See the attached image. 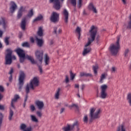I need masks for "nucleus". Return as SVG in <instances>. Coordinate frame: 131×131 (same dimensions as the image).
I'll return each mask as SVG.
<instances>
[{"label":"nucleus","instance_id":"nucleus-26","mask_svg":"<svg viewBox=\"0 0 131 131\" xmlns=\"http://www.w3.org/2000/svg\"><path fill=\"white\" fill-rule=\"evenodd\" d=\"M81 29L80 27H77L76 28V29L75 30V32L78 34V39H79V38H80L81 37Z\"/></svg>","mask_w":131,"mask_h":131},{"label":"nucleus","instance_id":"nucleus-29","mask_svg":"<svg viewBox=\"0 0 131 131\" xmlns=\"http://www.w3.org/2000/svg\"><path fill=\"white\" fill-rule=\"evenodd\" d=\"M33 15H34L33 10L32 9L29 11V12L28 15H27V16L28 18H31Z\"/></svg>","mask_w":131,"mask_h":131},{"label":"nucleus","instance_id":"nucleus-8","mask_svg":"<svg viewBox=\"0 0 131 131\" xmlns=\"http://www.w3.org/2000/svg\"><path fill=\"white\" fill-rule=\"evenodd\" d=\"M25 78V74L24 72H20L19 77V90L21 91L22 88L24 85V80Z\"/></svg>","mask_w":131,"mask_h":131},{"label":"nucleus","instance_id":"nucleus-38","mask_svg":"<svg viewBox=\"0 0 131 131\" xmlns=\"http://www.w3.org/2000/svg\"><path fill=\"white\" fill-rule=\"evenodd\" d=\"M71 5L74 7H76V0H70Z\"/></svg>","mask_w":131,"mask_h":131},{"label":"nucleus","instance_id":"nucleus-59","mask_svg":"<svg viewBox=\"0 0 131 131\" xmlns=\"http://www.w3.org/2000/svg\"><path fill=\"white\" fill-rule=\"evenodd\" d=\"M65 108H61L60 110V113L62 114L64 112Z\"/></svg>","mask_w":131,"mask_h":131},{"label":"nucleus","instance_id":"nucleus-6","mask_svg":"<svg viewBox=\"0 0 131 131\" xmlns=\"http://www.w3.org/2000/svg\"><path fill=\"white\" fill-rule=\"evenodd\" d=\"M75 126L78 127V121H75L72 125H70L67 124V126L62 127L63 131H71L74 129Z\"/></svg>","mask_w":131,"mask_h":131},{"label":"nucleus","instance_id":"nucleus-52","mask_svg":"<svg viewBox=\"0 0 131 131\" xmlns=\"http://www.w3.org/2000/svg\"><path fill=\"white\" fill-rule=\"evenodd\" d=\"M30 110H31L32 112H34L35 110V107L34 105H31L30 106Z\"/></svg>","mask_w":131,"mask_h":131},{"label":"nucleus","instance_id":"nucleus-58","mask_svg":"<svg viewBox=\"0 0 131 131\" xmlns=\"http://www.w3.org/2000/svg\"><path fill=\"white\" fill-rule=\"evenodd\" d=\"M25 131H32V127H28L26 130H25Z\"/></svg>","mask_w":131,"mask_h":131},{"label":"nucleus","instance_id":"nucleus-57","mask_svg":"<svg viewBox=\"0 0 131 131\" xmlns=\"http://www.w3.org/2000/svg\"><path fill=\"white\" fill-rule=\"evenodd\" d=\"M5 107L4 105L0 104V110H4Z\"/></svg>","mask_w":131,"mask_h":131},{"label":"nucleus","instance_id":"nucleus-40","mask_svg":"<svg viewBox=\"0 0 131 131\" xmlns=\"http://www.w3.org/2000/svg\"><path fill=\"white\" fill-rule=\"evenodd\" d=\"M31 88L30 84H28L27 85V86H26V92L27 95H28V94L29 93V91H30L29 88Z\"/></svg>","mask_w":131,"mask_h":131},{"label":"nucleus","instance_id":"nucleus-4","mask_svg":"<svg viewBox=\"0 0 131 131\" xmlns=\"http://www.w3.org/2000/svg\"><path fill=\"white\" fill-rule=\"evenodd\" d=\"M7 52L8 53L6 55V64L10 65L12 64V54L13 52L10 49H8Z\"/></svg>","mask_w":131,"mask_h":131},{"label":"nucleus","instance_id":"nucleus-27","mask_svg":"<svg viewBox=\"0 0 131 131\" xmlns=\"http://www.w3.org/2000/svg\"><path fill=\"white\" fill-rule=\"evenodd\" d=\"M14 115V112L12 111V110L10 109L9 112V115L8 117V119L9 121H11L12 120V117Z\"/></svg>","mask_w":131,"mask_h":131},{"label":"nucleus","instance_id":"nucleus-23","mask_svg":"<svg viewBox=\"0 0 131 131\" xmlns=\"http://www.w3.org/2000/svg\"><path fill=\"white\" fill-rule=\"evenodd\" d=\"M36 40L37 41V44L39 47H41L43 45V40L42 39H39L37 36L36 37Z\"/></svg>","mask_w":131,"mask_h":131},{"label":"nucleus","instance_id":"nucleus-51","mask_svg":"<svg viewBox=\"0 0 131 131\" xmlns=\"http://www.w3.org/2000/svg\"><path fill=\"white\" fill-rule=\"evenodd\" d=\"M36 114L37 115V116L39 117H42V113L40 111H37L36 112Z\"/></svg>","mask_w":131,"mask_h":131},{"label":"nucleus","instance_id":"nucleus-37","mask_svg":"<svg viewBox=\"0 0 131 131\" xmlns=\"http://www.w3.org/2000/svg\"><path fill=\"white\" fill-rule=\"evenodd\" d=\"M54 32L56 34H57H57H60L62 32V30L61 29H59L57 32V27H54Z\"/></svg>","mask_w":131,"mask_h":131},{"label":"nucleus","instance_id":"nucleus-46","mask_svg":"<svg viewBox=\"0 0 131 131\" xmlns=\"http://www.w3.org/2000/svg\"><path fill=\"white\" fill-rule=\"evenodd\" d=\"M130 21L128 23L127 28L129 29H131V16H129Z\"/></svg>","mask_w":131,"mask_h":131},{"label":"nucleus","instance_id":"nucleus-43","mask_svg":"<svg viewBox=\"0 0 131 131\" xmlns=\"http://www.w3.org/2000/svg\"><path fill=\"white\" fill-rule=\"evenodd\" d=\"M83 121L84 123H88V117L87 115H85V116H84V117L83 118Z\"/></svg>","mask_w":131,"mask_h":131},{"label":"nucleus","instance_id":"nucleus-48","mask_svg":"<svg viewBox=\"0 0 131 131\" xmlns=\"http://www.w3.org/2000/svg\"><path fill=\"white\" fill-rule=\"evenodd\" d=\"M73 107L76 108L77 109L78 108V105L76 104H72L71 105L69 106V107L71 108Z\"/></svg>","mask_w":131,"mask_h":131},{"label":"nucleus","instance_id":"nucleus-55","mask_svg":"<svg viewBox=\"0 0 131 131\" xmlns=\"http://www.w3.org/2000/svg\"><path fill=\"white\" fill-rule=\"evenodd\" d=\"M69 82V79L68 75L66 76V82L68 83Z\"/></svg>","mask_w":131,"mask_h":131},{"label":"nucleus","instance_id":"nucleus-30","mask_svg":"<svg viewBox=\"0 0 131 131\" xmlns=\"http://www.w3.org/2000/svg\"><path fill=\"white\" fill-rule=\"evenodd\" d=\"M107 76L106 74L103 73L101 74L100 79V82L103 83V80L106 78V76Z\"/></svg>","mask_w":131,"mask_h":131},{"label":"nucleus","instance_id":"nucleus-21","mask_svg":"<svg viewBox=\"0 0 131 131\" xmlns=\"http://www.w3.org/2000/svg\"><path fill=\"white\" fill-rule=\"evenodd\" d=\"M26 27V18H24L22 19L21 24H20V28L22 30H25Z\"/></svg>","mask_w":131,"mask_h":131},{"label":"nucleus","instance_id":"nucleus-36","mask_svg":"<svg viewBox=\"0 0 131 131\" xmlns=\"http://www.w3.org/2000/svg\"><path fill=\"white\" fill-rule=\"evenodd\" d=\"M21 46L23 47L29 48V47H30V45L29 44V43L28 42H25L21 44Z\"/></svg>","mask_w":131,"mask_h":131},{"label":"nucleus","instance_id":"nucleus-9","mask_svg":"<svg viewBox=\"0 0 131 131\" xmlns=\"http://www.w3.org/2000/svg\"><path fill=\"white\" fill-rule=\"evenodd\" d=\"M50 3H53V8L56 10H59L61 9V5L59 0H50Z\"/></svg>","mask_w":131,"mask_h":131},{"label":"nucleus","instance_id":"nucleus-64","mask_svg":"<svg viewBox=\"0 0 131 131\" xmlns=\"http://www.w3.org/2000/svg\"><path fill=\"white\" fill-rule=\"evenodd\" d=\"M13 59V60H15L16 59V57L14 55L11 56V60Z\"/></svg>","mask_w":131,"mask_h":131},{"label":"nucleus","instance_id":"nucleus-35","mask_svg":"<svg viewBox=\"0 0 131 131\" xmlns=\"http://www.w3.org/2000/svg\"><path fill=\"white\" fill-rule=\"evenodd\" d=\"M31 120L33 122H36V123L38 122V120H37V119L36 118V117L35 116L31 115Z\"/></svg>","mask_w":131,"mask_h":131},{"label":"nucleus","instance_id":"nucleus-28","mask_svg":"<svg viewBox=\"0 0 131 131\" xmlns=\"http://www.w3.org/2000/svg\"><path fill=\"white\" fill-rule=\"evenodd\" d=\"M60 91H61V89L58 88L56 91V93L55 94V95L54 96V97L56 99H59V97L60 96Z\"/></svg>","mask_w":131,"mask_h":131},{"label":"nucleus","instance_id":"nucleus-33","mask_svg":"<svg viewBox=\"0 0 131 131\" xmlns=\"http://www.w3.org/2000/svg\"><path fill=\"white\" fill-rule=\"evenodd\" d=\"M98 69V66H93V72H94V74H95V75H97Z\"/></svg>","mask_w":131,"mask_h":131},{"label":"nucleus","instance_id":"nucleus-19","mask_svg":"<svg viewBox=\"0 0 131 131\" xmlns=\"http://www.w3.org/2000/svg\"><path fill=\"white\" fill-rule=\"evenodd\" d=\"M88 9L90 11H92V12H94L95 13H97V10L96 8L94 6V4L92 3H90L88 6Z\"/></svg>","mask_w":131,"mask_h":131},{"label":"nucleus","instance_id":"nucleus-16","mask_svg":"<svg viewBox=\"0 0 131 131\" xmlns=\"http://www.w3.org/2000/svg\"><path fill=\"white\" fill-rule=\"evenodd\" d=\"M35 104L37 106L39 110H42L44 107V103L43 101H40L39 100H37L35 102Z\"/></svg>","mask_w":131,"mask_h":131},{"label":"nucleus","instance_id":"nucleus-18","mask_svg":"<svg viewBox=\"0 0 131 131\" xmlns=\"http://www.w3.org/2000/svg\"><path fill=\"white\" fill-rule=\"evenodd\" d=\"M44 62L45 63L46 66L50 64V56L47 53L44 54Z\"/></svg>","mask_w":131,"mask_h":131},{"label":"nucleus","instance_id":"nucleus-3","mask_svg":"<svg viewBox=\"0 0 131 131\" xmlns=\"http://www.w3.org/2000/svg\"><path fill=\"white\" fill-rule=\"evenodd\" d=\"M95 111L96 109L95 108H91L90 110L89 116L90 120H89V121L91 123L94 120L99 119L101 117V116H100V114L101 112V110H97V111L95 112Z\"/></svg>","mask_w":131,"mask_h":131},{"label":"nucleus","instance_id":"nucleus-7","mask_svg":"<svg viewBox=\"0 0 131 131\" xmlns=\"http://www.w3.org/2000/svg\"><path fill=\"white\" fill-rule=\"evenodd\" d=\"M25 59H27L28 60H30L32 64H36V62L35 61L33 57L28 55H25L24 57H19L20 62H24L25 61Z\"/></svg>","mask_w":131,"mask_h":131},{"label":"nucleus","instance_id":"nucleus-31","mask_svg":"<svg viewBox=\"0 0 131 131\" xmlns=\"http://www.w3.org/2000/svg\"><path fill=\"white\" fill-rule=\"evenodd\" d=\"M127 100L129 106H131V93H128L127 95Z\"/></svg>","mask_w":131,"mask_h":131},{"label":"nucleus","instance_id":"nucleus-20","mask_svg":"<svg viewBox=\"0 0 131 131\" xmlns=\"http://www.w3.org/2000/svg\"><path fill=\"white\" fill-rule=\"evenodd\" d=\"M19 98H20V97H19L18 95H14V98L12 100L11 106L13 108H15L14 103H15Z\"/></svg>","mask_w":131,"mask_h":131},{"label":"nucleus","instance_id":"nucleus-63","mask_svg":"<svg viewBox=\"0 0 131 131\" xmlns=\"http://www.w3.org/2000/svg\"><path fill=\"white\" fill-rule=\"evenodd\" d=\"M83 15H88L87 13L85 11V10H83Z\"/></svg>","mask_w":131,"mask_h":131},{"label":"nucleus","instance_id":"nucleus-15","mask_svg":"<svg viewBox=\"0 0 131 131\" xmlns=\"http://www.w3.org/2000/svg\"><path fill=\"white\" fill-rule=\"evenodd\" d=\"M26 8H24L23 6H21L18 10L17 13V19H19L21 18L23 16V12H25Z\"/></svg>","mask_w":131,"mask_h":131},{"label":"nucleus","instance_id":"nucleus-5","mask_svg":"<svg viewBox=\"0 0 131 131\" xmlns=\"http://www.w3.org/2000/svg\"><path fill=\"white\" fill-rule=\"evenodd\" d=\"M101 93L100 97L102 99H105L107 96L106 90L107 89V85L106 84H103L101 86Z\"/></svg>","mask_w":131,"mask_h":131},{"label":"nucleus","instance_id":"nucleus-45","mask_svg":"<svg viewBox=\"0 0 131 131\" xmlns=\"http://www.w3.org/2000/svg\"><path fill=\"white\" fill-rule=\"evenodd\" d=\"M3 115L0 113V128L1 127L2 122H3Z\"/></svg>","mask_w":131,"mask_h":131},{"label":"nucleus","instance_id":"nucleus-47","mask_svg":"<svg viewBox=\"0 0 131 131\" xmlns=\"http://www.w3.org/2000/svg\"><path fill=\"white\" fill-rule=\"evenodd\" d=\"M27 126L25 124H21L20 125V129L21 130H25Z\"/></svg>","mask_w":131,"mask_h":131},{"label":"nucleus","instance_id":"nucleus-1","mask_svg":"<svg viewBox=\"0 0 131 131\" xmlns=\"http://www.w3.org/2000/svg\"><path fill=\"white\" fill-rule=\"evenodd\" d=\"M97 28L95 26H92L89 31V38H88V42L85 45V48H84L82 55L85 56L87 54L90 53L92 51L91 47H88L91 45V43L95 40L97 41V43L100 40V36L97 35ZM88 47V48H87Z\"/></svg>","mask_w":131,"mask_h":131},{"label":"nucleus","instance_id":"nucleus-2","mask_svg":"<svg viewBox=\"0 0 131 131\" xmlns=\"http://www.w3.org/2000/svg\"><path fill=\"white\" fill-rule=\"evenodd\" d=\"M120 39V36L117 37V42L116 44H112L110 47V51L111 53L113 56L117 55L119 49H120V45H119V40Z\"/></svg>","mask_w":131,"mask_h":131},{"label":"nucleus","instance_id":"nucleus-25","mask_svg":"<svg viewBox=\"0 0 131 131\" xmlns=\"http://www.w3.org/2000/svg\"><path fill=\"white\" fill-rule=\"evenodd\" d=\"M80 76L81 77H92V74L91 73H80Z\"/></svg>","mask_w":131,"mask_h":131},{"label":"nucleus","instance_id":"nucleus-34","mask_svg":"<svg viewBox=\"0 0 131 131\" xmlns=\"http://www.w3.org/2000/svg\"><path fill=\"white\" fill-rule=\"evenodd\" d=\"M9 39H10V37H6L5 39H4V42H5L6 46H8L10 44Z\"/></svg>","mask_w":131,"mask_h":131},{"label":"nucleus","instance_id":"nucleus-11","mask_svg":"<svg viewBox=\"0 0 131 131\" xmlns=\"http://www.w3.org/2000/svg\"><path fill=\"white\" fill-rule=\"evenodd\" d=\"M38 79L37 77H35L33 78V79L31 81L30 83V88L32 90H34V86H38Z\"/></svg>","mask_w":131,"mask_h":131},{"label":"nucleus","instance_id":"nucleus-13","mask_svg":"<svg viewBox=\"0 0 131 131\" xmlns=\"http://www.w3.org/2000/svg\"><path fill=\"white\" fill-rule=\"evenodd\" d=\"M14 52H16L19 57H24L26 56L25 51L20 48H17Z\"/></svg>","mask_w":131,"mask_h":131},{"label":"nucleus","instance_id":"nucleus-22","mask_svg":"<svg viewBox=\"0 0 131 131\" xmlns=\"http://www.w3.org/2000/svg\"><path fill=\"white\" fill-rule=\"evenodd\" d=\"M2 25L4 30H6L8 27V23L7 21H6L5 18L4 17H2Z\"/></svg>","mask_w":131,"mask_h":131},{"label":"nucleus","instance_id":"nucleus-56","mask_svg":"<svg viewBox=\"0 0 131 131\" xmlns=\"http://www.w3.org/2000/svg\"><path fill=\"white\" fill-rule=\"evenodd\" d=\"M18 37L19 39H21L23 37V33L22 32H19Z\"/></svg>","mask_w":131,"mask_h":131},{"label":"nucleus","instance_id":"nucleus-10","mask_svg":"<svg viewBox=\"0 0 131 131\" xmlns=\"http://www.w3.org/2000/svg\"><path fill=\"white\" fill-rule=\"evenodd\" d=\"M60 14L56 12H53L50 17V20L53 23H56L59 21Z\"/></svg>","mask_w":131,"mask_h":131},{"label":"nucleus","instance_id":"nucleus-12","mask_svg":"<svg viewBox=\"0 0 131 131\" xmlns=\"http://www.w3.org/2000/svg\"><path fill=\"white\" fill-rule=\"evenodd\" d=\"M37 59L41 62H42L43 52L42 51H37L35 53Z\"/></svg>","mask_w":131,"mask_h":131},{"label":"nucleus","instance_id":"nucleus-49","mask_svg":"<svg viewBox=\"0 0 131 131\" xmlns=\"http://www.w3.org/2000/svg\"><path fill=\"white\" fill-rule=\"evenodd\" d=\"M28 98V95H26V97H25V102H24V104H23V107H25V106H26V102H27V101Z\"/></svg>","mask_w":131,"mask_h":131},{"label":"nucleus","instance_id":"nucleus-24","mask_svg":"<svg viewBox=\"0 0 131 131\" xmlns=\"http://www.w3.org/2000/svg\"><path fill=\"white\" fill-rule=\"evenodd\" d=\"M37 34L39 37H42L43 35V29L41 27H39L37 31Z\"/></svg>","mask_w":131,"mask_h":131},{"label":"nucleus","instance_id":"nucleus-41","mask_svg":"<svg viewBox=\"0 0 131 131\" xmlns=\"http://www.w3.org/2000/svg\"><path fill=\"white\" fill-rule=\"evenodd\" d=\"M117 131H126V128L123 125H121L120 128L118 129Z\"/></svg>","mask_w":131,"mask_h":131},{"label":"nucleus","instance_id":"nucleus-42","mask_svg":"<svg viewBox=\"0 0 131 131\" xmlns=\"http://www.w3.org/2000/svg\"><path fill=\"white\" fill-rule=\"evenodd\" d=\"M129 52V50H128V49H126L125 52H124L123 55L125 57H127L128 56Z\"/></svg>","mask_w":131,"mask_h":131},{"label":"nucleus","instance_id":"nucleus-62","mask_svg":"<svg viewBox=\"0 0 131 131\" xmlns=\"http://www.w3.org/2000/svg\"><path fill=\"white\" fill-rule=\"evenodd\" d=\"M3 32L0 30V38H2L3 37Z\"/></svg>","mask_w":131,"mask_h":131},{"label":"nucleus","instance_id":"nucleus-39","mask_svg":"<svg viewBox=\"0 0 131 131\" xmlns=\"http://www.w3.org/2000/svg\"><path fill=\"white\" fill-rule=\"evenodd\" d=\"M82 6V0H78L77 6L78 8H80Z\"/></svg>","mask_w":131,"mask_h":131},{"label":"nucleus","instance_id":"nucleus-50","mask_svg":"<svg viewBox=\"0 0 131 131\" xmlns=\"http://www.w3.org/2000/svg\"><path fill=\"white\" fill-rule=\"evenodd\" d=\"M116 71V68L115 67H113L111 68V72L112 73H115Z\"/></svg>","mask_w":131,"mask_h":131},{"label":"nucleus","instance_id":"nucleus-14","mask_svg":"<svg viewBox=\"0 0 131 131\" xmlns=\"http://www.w3.org/2000/svg\"><path fill=\"white\" fill-rule=\"evenodd\" d=\"M10 5L11 6L10 7V11L11 13H13L16 10L17 6L15 3V2L13 1L10 2Z\"/></svg>","mask_w":131,"mask_h":131},{"label":"nucleus","instance_id":"nucleus-32","mask_svg":"<svg viewBox=\"0 0 131 131\" xmlns=\"http://www.w3.org/2000/svg\"><path fill=\"white\" fill-rule=\"evenodd\" d=\"M43 18V16L41 15H40L38 16L35 19H33V22H36L37 21H40V20H42Z\"/></svg>","mask_w":131,"mask_h":131},{"label":"nucleus","instance_id":"nucleus-60","mask_svg":"<svg viewBox=\"0 0 131 131\" xmlns=\"http://www.w3.org/2000/svg\"><path fill=\"white\" fill-rule=\"evenodd\" d=\"M30 41L32 43H34V39L33 37H31L30 38Z\"/></svg>","mask_w":131,"mask_h":131},{"label":"nucleus","instance_id":"nucleus-17","mask_svg":"<svg viewBox=\"0 0 131 131\" xmlns=\"http://www.w3.org/2000/svg\"><path fill=\"white\" fill-rule=\"evenodd\" d=\"M63 15L64 17V21L66 23H68V19H69V12L67 10V9H63L62 12Z\"/></svg>","mask_w":131,"mask_h":131},{"label":"nucleus","instance_id":"nucleus-44","mask_svg":"<svg viewBox=\"0 0 131 131\" xmlns=\"http://www.w3.org/2000/svg\"><path fill=\"white\" fill-rule=\"evenodd\" d=\"M70 77L71 80H74L75 77V75L73 73L72 71H70Z\"/></svg>","mask_w":131,"mask_h":131},{"label":"nucleus","instance_id":"nucleus-53","mask_svg":"<svg viewBox=\"0 0 131 131\" xmlns=\"http://www.w3.org/2000/svg\"><path fill=\"white\" fill-rule=\"evenodd\" d=\"M38 69H39V72H40V74H42V72H43L42 67L40 66H38Z\"/></svg>","mask_w":131,"mask_h":131},{"label":"nucleus","instance_id":"nucleus-54","mask_svg":"<svg viewBox=\"0 0 131 131\" xmlns=\"http://www.w3.org/2000/svg\"><path fill=\"white\" fill-rule=\"evenodd\" d=\"M4 88L2 85H0V92H4Z\"/></svg>","mask_w":131,"mask_h":131},{"label":"nucleus","instance_id":"nucleus-61","mask_svg":"<svg viewBox=\"0 0 131 131\" xmlns=\"http://www.w3.org/2000/svg\"><path fill=\"white\" fill-rule=\"evenodd\" d=\"M13 73V69L12 68H11L10 71L9 72V74L10 75H12Z\"/></svg>","mask_w":131,"mask_h":131}]
</instances>
